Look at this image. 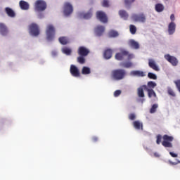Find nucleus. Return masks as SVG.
<instances>
[{"label": "nucleus", "mask_w": 180, "mask_h": 180, "mask_svg": "<svg viewBox=\"0 0 180 180\" xmlns=\"http://www.w3.org/2000/svg\"><path fill=\"white\" fill-rule=\"evenodd\" d=\"M127 72L124 69H115L111 72V77L115 81H121L126 77Z\"/></svg>", "instance_id": "f257e3e1"}, {"label": "nucleus", "mask_w": 180, "mask_h": 180, "mask_svg": "<svg viewBox=\"0 0 180 180\" xmlns=\"http://www.w3.org/2000/svg\"><path fill=\"white\" fill-rule=\"evenodd\" d=\"M46 40H49V41L54 39L56 36V27H54V25L49 24L46 26Z\"/></svg>", "instance_id": "f03ea898"}, {"label": "nucleus", "mask_w": 180, "mask_h": 180, "mask_svg": "<svg viewBox=\"0 0 180 180\" xmlns=\"http://www.w3.org/2000/svg\"><path fill=\"white\" fill-rule=\"evenodd\" d=\"M163 141H162V146L165 148H172V141H174V136H171L167 134H165L162 136Z\"/></svg>", "instance_id": "7ed1b4c3"}, {"label": "nucleus", "mask_w": 180, "mask_h": 180, "mask_svg": "<svg viewBox=\"0 0 180 180\" xmlns=\"http://www.w3.org/2000/svg\"><path fill=\"white\" fill-rule=\"evenodd\" d=\"M47 8V4L43 0H37L34 4L35 12H43Z\"/></svg>", "instance_id": "20e7f679"}, {"label": "nucleus", "mask_w": 180, "mask_h": 180, "mask_svg": "<svg viewBox=\"0 0 180 180\" xmlns=\"http://www.w3.org/2000/svg\"><path fill=\"white\" fill-rule=\"evenodd\" d=\"M30 33L32 36H39L40 34V30L39 29V25L36 23H32L29 26Z\"/></svg>", "instance_id": "39448f33"}, {"label": "nucleus", "mask_w": 180, "mask_h": 180, "mask_svg": "<svg viewBox=\"0 0 180 180\" xmlns=\"http://www.w3.org/2000/svg\"><path fill=\"white\" fill-rule=\"evenodd\" d=\"M64 15L65 16H70L72 12H74V8H72V5L69 2H66L64 4V9H63Z\"/></svg>", "instance_id": "423d86ee"}, {"label": "nucleus", "mask_w": 180, "mask_h": 180, "mask_svg": "<svg viewBox=\"0 0 180 180\" xmlns=\"http://www.w3.org/2000/svg\"><path fill=\"white\" fill-rule=\"evenodd\" d=\"M127 56H128V60H130V58H131V56L129 54V52L123 51L121 53H116L115 58L119 61H122V60H123V58H124Z\"/></svg>", "instance_id": "0eeeda50"}, {"label": "nucleus", "mask_w": 180, "mask_h": 180, "mask_svg": "<svg viewBox=\"0 0 180 180\" xmlns=\"http://www.w3.org/2000/svg\"><path fill=\"white\" fill-rule=\"evenodd\" d=\"M70 72L72 77H75L78 78V77H81V73L79 72V69L77 68L75 65H71L70 68Z\"/></svg>", "instance_id": "6e6552de"}, {"label": "nucleus", "mask_w": 180, "mask_h": 180, "mask_svg": "<svg viewBox=\"0 0 180 180\" xmlns=\"http://www.w3.org/2000/svg\"><path fill=\"white\" fill-rule=\"evenodd\" d=\"M96 18L100 22H102L103 23L108 22V17L106 16V14L103 11H97Z\"/></svg>", "instance_id": "1a4fd4ad"}, {"label": "nucleus", "mask_w": 180, "mask_h": 180, "mask_svg": "<svg viewBox=\"0 0 180 180\" xmlns=\"http://www.w3.org/2000/svg\"><path fill=\"white\" fill-rule=\"evenodd\" d=\"M131 18L135 22H141V23L146 22V15L144 14H133Z\"/></svg>", "instance_id": "9d476101"}, {"label": "nucleus", "mask_w": 180, "mask_h": 180, "mask_svg": "<svg viewBox=\"0 0 180 180\" xmlns=\"http://www.w3.org/2000/svg\"><path fill=\"white\" fill-rule=\"evenodd\" d=\"M165 58L172 64V65L176 66L178 65V59L175 56H171L169 54L165 55Z\"/></svg>", "instance_id": "9b49d317"}, {"label": "nucleus", "mask_w": 180, "mask_h": 180, "mask_svg": "<svg viewBox=\"0 0 180 180\" xmlns=\"http://www.w3.org/2000/svg\"><path fill=\"white\" fill-rule=\"evenodd\" d=\"M77 53L79 56L86 57L89 54V50L85 46H80L77 50Z\"/></svg>", "instance_id": "f8f14e48"}, {"label": "nucleus", "mask_w": 180, "mask_h": 180, "mask_svg": "<svg viewBox=\"0 0 180 180\" xmlns=\"http://www.w3.org/2000/svg\"><path fill=\"white\" fill-rule=\"evenodd\" d=\"M176 29V24L174 22H171L168 25V33L169 34H174Z\"/></svg>", "instance_id": "ddd939ff"}, {"label": "nucleus", "mask_w": 180, "mask_h": 180, "mask_svg": "<svg viewBox=\"0 0 180 180\" xmlns=\"http://www.w3.org/2000/svg\"><path fill=\"white\" fill-rule=\"evenodd\" d=\"M148 65L150 68H152L154 71H160V68H158V65H157L154 60L148 59Z\"/></svg>", "instance_id": "4468645a"}, {"label": "nucleus", "mask_w": 180, "mask_h": 180, "mask_svg": "<svg viewBox=\"0 0 180 180\" xmlns=\"http://www.w3.org/2000/svg\"><path fill=\"white\" fill-rule=\"evenodd\" d=\"M144 91H147L148 92V98H151L153 96V98H157V94H155V91L153 89H148L147 88V86H143Z\"/></svg>", "instance_id": "2eb2a0df"}, {"label": "nucleus", "mask_w": 180, "mask_h": 180, "mask_svg": "<svg viewBox=\"0 0 180 180\" xmlns=\"http://www.w3.org/2000/svg\"><path fill=\"white\" fill-rule=\"evenodd\" d=\"M19 6H20V9H22V11H28V9L30 8L29 3H27L23 0L20 1Z\"/></svg>", "instance_id": "dca6fc26"}, {"label": "nucleus", "mask_w": 180, "mask_h": 180, "mask_svg": "<svg viewBox=\"0 0 180 180\" xmlns=\"http://www.w3.org/2000/svg\"><path fill=\"white\" fill-rule=\"evenodd\" d=\"M97 36H102L105 32V27L102 25H98L95 29Z\"/></svg>", "instance_id": "f3484780"}, {"label": "nucleus", "mask_w": 180, "mask_h": 180, "mask_svg": "<svg viewBox=\"0 0 180 180\" xmlns=\"http://www.w3.org/2000/svg\"><path fill=\"white\" fill-rule=\"evenodd\" d=\"M0 33L2 36H6L8 34V28L5 24L0 22Z\"/></svg>", "instance_id": "a211bd4d"}, {"label": "nucleus", "mask_w": 180, "mask_h": 180, "mask_svg": "<svg viewBox=\"0 0 180 180\" xmlns=\"http://www.w3.org/2000/svg\"><path fill=\"white\" fill-rule=\"evenodd\" d=\"M5 12L6 15L9 16V18H15L16 16V13H15V11L9 7H6L5 8Z\"/></svg>", "instance_id": "6ab92c4d"}, {"label": "nucleus", "mask_w": 180, "mask_h": 180, "mask_svg": "<svg viewBox=\"0 0 180 180\" xmlns=\"http://www.w3.org/2000/svg\"><path fill=\"white\" fill-rule=\"evenodd\" d=\"M131 75L134 77H146V73L141 70H133L131 72Z\"/></svg>", "instance_id": "aec40b11"}, {"label": "nucleus", "mask_w": 180, "mask_h": 180, "mask_svg": "<svg viewBox=\"0 0 180 180\" xmlns=\"http://www.w3.org/2000/svg\"><path fill=\"white\" fill-rule=\"evenodd\" d=\"M144 86H147V85H142L137 89V94L139 98H144Z\"/></svg>", "instance_id": "412c9836"}, {"label": "nucleus", "mask_w": 180, "mask_h": 180, "mask_svg": "<svg viewBox=\"0 0 180 180\" xmlns=\"http://www.w3.org/2000/svg\"><path fill=\"white\" fill-rule=\"evenodd\" d=\"M112 51L110 49H108L104 51L103 56L105 60L112 58Z\"/></svg>", "instance_id": "4be33fe9"}, {"label": "nucleus", "mask_w": 180, "mask_h": 180, "mask_svg": "<svg viewBox=\"0 0 180 180\" xmlns=\"http://www.w3.org/2000/svg\"><path fill=\"white\" fill-rule=\"evenodd\" d=\"M129 46L132 47V49H135V50L140 49V45L137 41H134V39H131L129 41Z\"/></svg>", "instance_id": "5701e85b"}, {"label": "nucleus", "mask_w": 180, "mask_h": 180, "mask_svg": "<svg viewBox=\"0 0 180 180\" xmlns=\"http://www.w3.org/2000/svg\"><path fill=\"white\" fill-rule=\"evenodd\" d=\"M119 15H120V18H122V19H124V20H127V19L129 18V14L124 10H120L119 11Z\"/></svg>", "instance_id": "b1692460"}, {"label": "nucleus", "mask_w": 180, "mask_h": 180, "mask_svg": "<svg viewBox=\"0 0 180 180\" xmlns=\"http://www.w3.org/2000/svg\"><path fill=\"white\" fill-rule=\"evenodd\" d=\"M133 126L134 129H136V130H143V123H141L140 121H134L133 122Z\"/></svg>", "instance_id": "393cba45"}, {"label": "nucleus", "mask_w": 180, "mask_h": 180, "mask_svg": "<svg viewBox=\"0 0 180 180\" xmlns=\"http://www.w3.org/2000/svg\"><path fill=\"white\" fill-rule=\"evenodd\" d=\"M58 41L60 44L63 45L68 44V43H70V41L67 37H59Z\"/></svg>", "instance_id": "a878e982"}, {"label": "nucleus", "mask_w": 180, "mask_h": 180, "mask_svg": "<svg viewBox=\"0 0 180 180\" xmlns=\"http://www.w3.org/2000/svg\"><path fill=\"white\" fill-rule=\"evenodd\" d=\"M165 8L164 7V5L162 4H157L155 6V9L156 12H162Z\"/></svg>", "instance_id": "bb28decb"}, {"label": "nucleus", "mask_w": 180, "mask_h": 180, "mask_svg": "<svg viewBox=\"0 0 180 180\" xmlns=\"http://www.w3.org/2000/svg\"><path fill=\"white\" fill-rule=\"evenodd\" d=\"M82 74H83V75H88L91 74V68L86 66L83 67L82 69Z\"/></svg>", "instance_id": "cd10ccee"}, {"label": "nucleus", "mask_w": 180, "mask_h": 180, "mask_svg": "<svg viewBox=\"0 0 180 180\" xmlns=\"http://www.w3.org/2000/svg\"><path fill=\"white\" fill-rule=\"evenodd\" d=\"M83 19H91L92 18V10L89 12L82 14Z\"/></svg>", "instance_id": "c85d7f7f"}, {"label": "nucleus", "mask_w": 180, "mask_h": 180, "mask_svg": "<svg viewBox=\"0 0 180 180\" xmlns=\"http://www.w3.org/2000/svg\"><path fill=\"white\" fill-rule=\"evenodd\" d=\"M119 36V32L117 31H115L113 30H111L108 32V37L112 38V37H117Z\"/></svg>", "instance_id": "c756f323"}, {"label": "nucleus", "mask_w": 180, "mask_h": 180, "mask_svg": "<svg viewBox=\"0 0 180 180\" xmlns=\"http://www.w3.org/2000/svg\"><path fill=\"white\" fill-rule=\"evenodd\" d=\"M62 51L64 54H66V56H71V53L72 52L71 49L68 47H63L62 49Z\"/></svg>", "instance_id": "7c9ffc66"}, {"label": "nucleus", "mask_w": 180, "mask_h": 180, "mask_svg": "<svg viewBox=\"0 0 180 180\" xmlns=\"http://www.w3.org/2000/svg\"><path fill=\"white\" fill-rule=\"evenodd\" d=\"M146 86L148 89H154V88H155V86H157V83H155L153 81H150L148 82Z\"/></svg>", "instance_id": "2f4dec72"}, {"label": "nucleus", "mask_w": 180, "mask_h": 180, "mask_svg": "<svg viewBox=\"0 0 180 180\" xmlns=\"http://www.w3.org/2000/svg\"><path fill=\"white\" fill-rule=\"evenodd\" d=\"M167 94L168 95H169V96H172L173 98H175V96H176L175 91H174V90L171 87H167Z\"/></svg>", "instance_id": "473e14b6"}, {"label": "nucleus", "mask_w": 180, "mask_h": 180, "mask_svg": "<svg viewBox=\"0 0 180 180\" xmlns=\"http://www.w3.org/2000/svg\"><path fill=\"white\" fill-rule=\"evenodd\" d=\"M85 57L86 56H79L77 57V63H79V64H85Z\"/></svg>", "instance_id": "72a5a7b5"}, {"label": "nucleus", "mask_w": 180, "mask_h": 180, "mask_svg": "<svg viewBox=\"0 0 180 180\" xmlns=\"http://www.w3.org/2000/svg\"><path fill=\"white\" fill-rule=\"evenodd\" d=\"M129 30L131 34H136V32H137V28L134 25H130Z\"/></svg>", "instance_id": "f704fd0d"}, {"label": "nucleus", "mask_w": 180, "mask_h": 180, "mask_svg": "<svg viewBox=\"0 0 180 180\" xmlns=\"http://www.w3.org/2000/svg\"><path fill=\"white\" fill-rule=\"evenodd\" d=\"M158 109V104H153L150 110V113H155Z\"/></svg>", "instance_id": "c9c22d12"}, {"label": "nucleus", "mask_w": 180, "mask_h": 180, "mask_svg": "<svg viewBox=\"0 0 180 180\" xmlns=\"http://www.w3.org/2000/svg\"><path fill=\"white\" fill-rule=\"evenodd\" d=\"M148 77L150 78V79H157V75L153 72H148Z\"/></svg>", "instance_id": "e433bc0d"}, {"label": "nucleus", "mask_w": 180, "mask_h": 180, "mask_svg": "<svg viewBox=\"0 0 180 180\" xmlns=\"http://www.w3.org/2000/svg\"><path fill=\"white\" fill-rule=\"evenodd\" d=\"M156 143L160 145L161 144V140H162V136L158 134L157 136H156Z\"/></svg>", "instance_id": "4c0bfd02"}, {"label": "nucleus", "mask_w": 180, "mask_h": 180, "mask_svg": "<svg viewBox=\"0 0 180 180\" xmlns=\"http://www.w3.org/2000/svg\"><path fill=\"white\" fill-rule=\"evenodd\" d=\"M102 6L104 8H109V1L103 0L102 3Z\"/></svg>", "instance_id": "58836bf2"}, {"label": "nucleus", "mask_w": 180, "mask_h": 180, "mask_svg": "<svg viewBox=\"0 0 180 180\" xmlns=\"http://www.w3.org/2000/svg\"><path fill=\"white\" fill-rule=\"evenodd\" d=\"M122 65L125 68H130V67L133 65V63H131V62H127V63H123Z\"/></svg>", "instance_id": "ea45409f"}, {"label": "nucleus", "mask_w": 180, "mask_h": 180, "mask_svg": "<svg viewBox=\"0 0 180 180\" xmlns=\"http://www.w3.org/2000/svg\"><path fill=\"white\" fill-rule=\"evenodd\" d=\"M136 0H124V4L127 6H130Z\"/></svg>", "instance_id": "a19ab883"}, {"label": "nucleus", "mask_w": 180, "mask_h": 180, "mask_svg": "<svg viewBox=\"0 0 180 180\" xmlns=\"http://www.w3.org/2000/svg\"><path fill=\"white\" fill-rule=\"evenodd\" d=\"M122 94V91L120 90H117L114 92V96L115 98H117V96H120V95Z\"/></svg>", "instance_id": "79ce46f5"}, {"label": "nucleus", "mask_w": 180, "mask_h": 180, "mask_svg": "<svg viewBox=\"0 0 180 180\" xmlns=\"http://www.w3.org/2000/svg\"><path fill=\"white\" fill-rule=\"evenodd\" d=\"M129 120H134L136 119V115H134V113L129 114Z\"/></svg>", "instance_id": "37998d69"}, {"label": "nucleus", "mask_w": 180, "mask_h": 180, "mask_svg": "<svg viewBox=\"0 0 180 180\" xmlns=\"http://www.w3.org/2000/svg\"><path fill=\"white\" fill-rule=\"evenodd\" d=\"M169 154L172 157H173V158H176V157H178V154L174 153L173 152H169Z\"/></svg>", "instance_id": "c03bdc74"}, {"label": "nucleus", "mask_w": 180, "mask_h": 180, "mask_svg": "<svg viewBox=\"0 0 180 180\" xmlns=\"http://www.w3.org/2000/svg\"><path fill=\"white\" fill-rule=\"evenodd\" d=\"M93 143H96V141H98V136H94L92 139H91Z\"/></svg>", "instance_id": "a18cd8bd"}, {"label": "nucleus", "mask_w": 180, "mask_h": 180, "mask_svg": "<svg viewBox=\"0 0 180 180\" xmlns=\"http://www.w3.org/2000/svg\"><path fill=\"white\" fill-rule=\"evenodd\" d=\"M170 19H171L172 22H174V20H175V15L172 14L170 15Z\"/></svg>", "instance_id": "49530a36"}, {"label": "nucleus", "mask_w": 180, "mask_h": 180, "mask_svg": "<svg viewBox=\"0 0 180 180\" xmlns=\"http://www.w3.org/2000/svg\"><path fill=\"white\" fill-rule=\"evenodd\" d=\"M51 55L53 56V57H56V56H57V52L56 51H53Z\"/></svg>", "instance_id": "de8ad7c7"}, {"label": "nucleus", "mask_w": 180, "mask_h": 180, "mask_svg": "<svg viewBox=\"0 0 180 180\" xmlns=\"http://www.w3.org/2000/svg\"><path fill=\"white\" fill-rule=\"evenodd\" d=\"M154 155L157 158L160 157V154H158V153H155Z\"/></svg>", "instance_id": "09e8293b"}, {"label": "nucleus", "mask_w": 180, "mask_h": 180, "mask_svg": "<svg viewBox=\"0 0 180 180\" xmlns=\"http://www.w3.org/2000/svg\"><path fill=\"white\" fill-rule=\"evenodd\" d=\"M166 1H169V0H166Z\"/></svg>", "instance_id": "8fccbe9b"}]
</instances>
